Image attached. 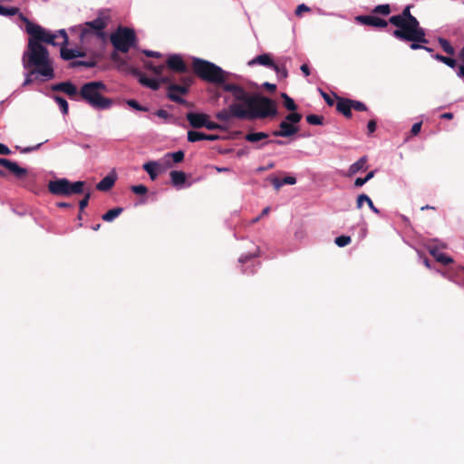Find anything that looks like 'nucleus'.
<instances>
[{"instance_id":"1","label":"nucleus","mask_w":464,"mask_h":464,"mask_svg":"<svg viewBox=\"0 0 464 464\" xmlns=\"http://www.w3.org/2000/svg\"><path fill=\"white\" fill-rule=\"evenodd\" d=\"M222 88L225 92H231L234 102L227 109L216 113V118L221 121L227 122L231 118L248 121L274 118L278 113L275 101L266 96L250 94L243 87L234 83H225Z\"/></svg>"},{"instance_id":"2","label":"nucleus","mask_w":464,"mask_h":464,"mask_svg":"<svg viewBox=\"0 0 464 464\" xmlns=\"http://www.w3.org/2000/svg\"><path fill=\"white\" fill-rule=\"evenodd\" d=\"M389 23L396 26L392 36L403 42H411L410 47L419 50L420 44H428L425 30L420 27L418 19L411 14V5H406L399 14L389 18Z\"/></svg>"},{"instance_id":"3","label":"nucleus","mask_w":464,"mask_h":464,"mask_svg":"<svg viewBox=\"0 0 464 464\" xmlns=\"http://www.w3.org/2000/svg\"><path fill=\"white\" fill-rule=\"evenodd\" d=\"M22 63L24 69H34L42 77L43 82L55 77L49 52L43 44L28 42L26 50L22 56Z\"/></svg>"},{"instance_id":"4","label":"nucleus","mask_w":464,"mask_h":464,"mask_svg":"<svg viewBox=\"0 0 464 464\" xmlns=\"http://www.w3.org/2000/svg\"><path fill=\"white\" fill-rule=\"evenodd\" d=\"M107 91V86L103 82L92 81L82 85L79 96L82 101L94 110L103 111L111 108L113 105L112 99L104 96Z\"/></svg>"},{"instance_id":"5","label":"nucleus","mask_w":464,"mask_h":464,"mask_svg":"<svg viewBox=\"0 0 464 464\" xmlns=\"http://www.w3.org/2000/svg\"><path fill=\"white\" fill-rule=\"evenodd\" d=\"M111 21L109 10H100L97 17L79 25L76 29L79 31V38L82 44H90L92 39L104 40L106 38L105 28Z\"/></svg>"},{"instance_id":"6","label":"nucleus","mask_w":464,"mask_h":464,"mask_svg":"<svg viewBox=\"0 0 464 464\" xmlns=\"http://www.w3.org/2000/svg\"><path fill=\"white\" fill-rule=\"evenodd\" d=\"M192 65L195 73L204 81L222 83L226 80L227 72L211 62L195 57Z\"/></svg>"},{"instance_id":"7","label":"nucleus","mask_w":464,"mask_h":464,"mask_svg":"<svg viewBox=\"0 0 464 464\" xmlns=\"http://www.w3.org/2000/svg\"><path fill=\"white\" fill-rule=\"evenodd\" d=\"M84 181L71 182L69 179L63 178L50 180L48 183V190L55 196H71L74 194H82L83 192Z\"/></svg>"},{"instance_id":"8","label":"nucleus","mask_w":464,"mask_h":464,"mask_svg":"<svg viewBox=\"0 0 464 464\" xmlns=\"http://www.w3.org/2000/svg\"><path fill=\"white\" fill-rule=\"evenodd\" d=\"M136 35L132 29L120 27L111 35V42L115 50L127 53L135 44Z\"/></svg>"},{"instance_id":"9","label":"nucleus","mask_w":464,"mask_h":464,"mask_svg":"<svg viewBox=\"0 0 464 464\" xmlns=\"http://www.w3.org/2000/svg\"><path fill=\"white\" fill-rule=\"evenodd\" d=\"M25 21V31L30 35L28 42H34L35 44H42L46 43L49 30L42 27L39 24L30 22L27 18H23Z\"/></svg>"},{"instance_id":"10","label":"nucleus","mask_w":464,"mask_h":464,"mask_svg":"<svg viewBox=\"0 0 464 464\" xmlns=\"http://www.w3.org/2000/svg\"><path fill=\"white\" fill-rule=\"evenodd\" d=\"M299 129L296 125L289 123L286 120H284L279 124V130H274L272 135L275 137L288 138L295 135Z\"/></svg>"},{"instance_id":"11","label":"nucleus","mask_w":464,"mask_h":464,"mask_svg":"<svg viewBox=\"0 0 464 464\" xmlns=\"http://www.w3.org/2000/svg\"><path fill=\"white\" fill-rule=\"evenodd\" d=\"M355 21L363 25L378 28H384L388 25L387 21L374 15H357Z\"/></svg>"},{"instance_id":"12","label":"nucleus","mask_w":464,"mask_h":464,"mask_svg":"<svg viewBox=\"0 0 464 464\" xmlns=\"http://www.w3.org/2000/svg\"><path fill=\"white\" fill-rule=\"evenodd\" d=\"M167 66L176 72H187L188 66L183 61L181 55L174 53L170 54L167 59Z\"/></svg>"},{"instance_id":"13","label":"nucleus","mask_w":464,"mask_h":464,"mask_svg":"<svg viewBox=\"0 0 464 464\" xmlns=\"http://www.w3.org/2000/svg\"><path fill=\"white\" fill-rule=\"evenodd\" d=\"M0 165L8 169L17 179H23L27 174V169L18 166L16 162L5 158H0Z\"/></svg>"},{"instance_id":"14","label":"nucleus","mask_w":464,"mask_h":464,"mask_svg":"<svg viewBox=\"0 0 464 464\" xmlns=\"http://www.w3.org/2000/svg\"><path fill=\"white\" fill-rule=\"evenodd\" d=\"M52 90L54 92H63L70 97L79 95L76 86L69 81L53 84L52 86Z\"/></svg>"},{"instance_id":"15","label":"nucleus","mask_w":464,"mask_h":464,"mask_svg":"<svg viewBox=\"0 0 464 464\" xmlns=\"http://www.w3.org/2000/svg\"><path fill=\"white\" fill-rule=\"evenodd\" d=\"M169 177L172 186L178 189L190 186V183L186 184L187 176L183 171L172 170L169 173Z\"/></svg>"},{"instance_id":"16","label":"nucleus","mask_w":464,"mask_h":464,"mask_svg":"<svg viewBox=\"0 0 464 464\" xmlns=\"http://www.w3.org/2000/svg\"><path fill=\"white\" fill-rule=\"evenodd\" d=\"M208 118V116L204 113L188 112L187 114V119L193 128H202L207 125L206 121Z\"/></svg>"},{"instance_id":"17","label":"nucleus","mask_w":464,"mask_h":464,"mask_svg":"<svg viewBox=\"0 0 464 464\" xmlns=\"http://www.w3.org/2000/svg\"><path fill=\"white\" fill-rule=\"evenodd\" d=\"M219 137L214 134H206L200 131L188 130V140L189 142H196L199 140H217Z\"/></svg>"},{"instance_id":"18","label":"nucleus","mask_w":464,"mask_h":464,"mask_svg":"<svg viewBox=\"0 0 464 464\" xmlns=\"http://www.w3.org/2000/svg\"><path fill=\"white\" fill-rule=\"evenodd\" d=\"M142 169L148 173L151 180H155L160 172V164L159 161L150 160L144 163Z\"/></svg>"},{"instance_id":"19","label":"nucleus","mask_w":464,"mask_h":464,"mask_svg":"<svg viewBox=\"0 0 464 464\" xmlns=\"http://www.w3.org/2000/svg\"><path fill=\"white\" fill-rule=\"evenodd\" d=\"M366 163H367V157L366 156L361 157L357 161H355L349 167L345 176L351 178L353 175L357 174L358 172L366 169V168H367Z\"/></svg>"},{"instance_id":"20","label":"nucleus","mask_w":464,"mask_h":464,"mask_svg":"<svg viewBox=\"0 0 464 464\" xmlns=\"http://www.w3.org/2000/svg\"><path fill=\"white\" fill-rule=\"evenodd\" d=\"M255 64L263 65L271 69L273 68V66H275V63L272 60L270 54L268 53L257 55L248 62V65L250 66H253Z\"/></svg>"},{"instance_id":"21","label":"nucleus","mask_w":464,"mask_h":464,"mask_svg":"<svg viewBox=\"0 0 464 464\" xmlns=\"http://www.w3.org/2000/svg\"><path fill=\"white\" fill-rule=\"evenodd\" d=\"M184 157H185L184 152L182 150H178L175 152L166 153L163 156L162 160L166 164L167 168H170V167H172V163L170 162L171 160L174 163H179L184 160Z\"/></svg>"},{"instance_id":"22","label":"nucleus","mask_w":464,"mask_h":464,"mask_svg":"<svg viewBox=\"0 0 464 464\" xmlns=\"http://www.w3.org/2000/svg\"><path fill=\"white\" fill-rule=\"evenodd\" d=\"M336 109L338 111L343 113L345 117L350 118L352 116V100L341 99L338 101Z\"/></svg>"},{"instance_id":"23","label":"nucleus","mask_w":464,"mask_h":464,"mask_svg":"<svg viewBox=\"0 0 464 464\" xmlns=\"http://www.w3.org/2000/svg\"><path fill=\"white\" fill-rule=\"evenodd\" d=\"M24 80L22 83V87H25L33 83L34 81H42V77L38 75V72L34 69H24Z\"/></svg>"},{"instance_id":"24","label":"nucleus","mask_w":464,"mask_h":464,"mask_svg":"<svg viewBox=\"0 0 464 464\" xmlns=\"http://www.w3.org/2000/svg\"><path fill=\"white\" fill-rule=\"evenodd\" d=\"M116 178L114 175H107L96 185V188L100 191H108L114 185Z\"/></svg>"},{"instance_id":"25","label":"nucleus","mask_w":464,"mask_h":464,"mask_svg":"<svg viewBox=\"0 0 464 464\" xmlns=\"http://www.w3.org/2000/svg\"><path fill=\"white\" fill-rule=\"evenodd\" d=\"M84 53L76 49H68L61 46V57L65 61H70L74 58L82 57Z\"/></svg>"},{"instance_id":"26","label":"nucleus","mask_w":464,"mask_h":464,"mask_svg":"<svg viewBox=\"0 0 464 464\" xmlns=\"http://www.w3.org/2000/svg\"><path fill=\"white\" fill-rule=\"evenodd\" d=\"M363 203L369 204L370 209L374 212L375 214H379L380 210L373 205L372 200L371 198L366 194H361L357 197L356 199V208H361L363 205Z\"/></svg>"},{"instance_id":"27","label":"nucleus","mask_w":464,"mask_h":464,"mask_svg":"<svg viewBox=\"0 0 464 464\" xmlns=\"http://www.w3.org/2000/svg\"><path fill=\"white\" fill-rule=\"evenodd\" d=\"M429 252L438 262L441 264L448 265L453 262V259L450 256L440 252L437 247H430Z\"/></svg>"},{"instance_id":"28","label":"nucleus","mask_w":464,"mask_h":464,"mask_svg":"<svg viewBox=\"0 0 464 464\" xmlns=\"http://www.w3.org/2000/svg\"><path fill=\"white\" fill-rule=\"evenodd\" d=\"M123 211L122 208H114L107 211L102 215V218L106 222H112L116 218H118Z\"/></svg>"},{"instance_id":"29","label":"nucleus","mask_w":464,"mask_h":464,"mask_svg":"<svg viewBox=\"0 0 464 464\" xmlns=\"http://www.w3.org/2000/svg\"><path fill=\"white\" fill-rule=\"evenodd\" d=\"M268 138V134L263 131L259 132H249L245 136V140L248 142H257L259 140Z\"/></svg>"},{"instance_id":"30","label":"nucleus","mask_w":464,"mask_h":464,"mask_svg":"<svg viewBox=\"0 0 464 464\" xmlns=\"http://www.w3.org/2000/svg\"><path fill=\"white\" fill-rule=\"evenodd\" d=\"M170 79L169 77H161L160 80L151 78L150 82H148V88L151 90L157 91L160 89L161 83L169 82Z\"/></svg>"},{"instance_id":"31","label":"nucleus","mask_w":464,"mask_h":464,"mask_svg":"<svg viewBox=\"0 0 464 464\" xmlns=\"http://www.w3.org/2000/svg\"><path fill=\"white\" fill-rule=\"evenodd\" d=\"M53 100L56 102V103L59 105V108H60V111L63 114V115H66L68 114V111H69V105H68V102L67 101L59 96V95H54L53 96Z\"/></svg>"},{"instance_id":"32","label":"nucleus","mask_w":464,"mask_h":464,"mask_svg":"<svg viewBox=\"0 0 464 464\" xmlns=\"http://www.w3.org/2000/svg\"><path fill=\"white\" fill-rule=\"evenodd\" d=\"M281 97L283 98L284 100V106L288 110V111H294L296 110V104L295 102V101L289 97L286 93L283 92L281 93Z\"/></svg>"},{"instance_id":"33","label":"nucleus","mask_w":464,"mask_h":464,"mask_svg":"<svg viewBox=\"0 0 464 464\" xmlns=\"http://www.w3.org/2000/svg\"><path fill=\"white\" fill-rule=\"evenodd\" d=\"M433 58L437 61H440L445 64H447L449 67L450 68H454L456 66V60L452 59V58H450V57H445L441 54H435L433 55Z\"/></svg>"},{"instance_id":"34","label":"nucleus","mask_w":464,"mask_h":464,"mask_svg":"<svg viewBox=\"0 0 464 464\" xmlns=\"http://www.w3.org/2000/svg\"><path fill=\"white\" fill-rule=\"evenodd\" d=\"M391 6L389 4H383V5H376L373 10H372V13L374 14H382V15H388L391 14Z\"/></svg>"},{"instance_id":"35","label":"nucleus","mask_w":464,"mask_h":464,"mask_svg":"<svg viewBox=\"0 0 464 464\" xmlns=\"http://www.w3.org/2000/svg\"><path fill=\"white\" fill-rule=\"evenodd\" d=\"M279 80L285 79L288 76V72L285 65H278L275 63V66L272 68Z\"/></svg>"},{"instance_id":"36","label":"nucleus","mask_w":464,"mask_h":464,"mask_svg":"<svg viewBox=\"0 0 464 464\" xmlns=\"http://www.w3.org/2000/svg\"><path fill=\"white\" fill-rule=\"evenodd\" d=\"M438 41L445 53H447L448 54H450V55L454 54V53H455L454 48L451 46V44H450V42L448 40H446L445 38L440 37Z\"/></svg>"},{"instance_id":"37","label":"nucleus","mask_w":464,"mask_h":464,"mask_svg":"<svg viewBox=\"0 0 464 464\" xmlns=\"http://www.w3.org/2000/svg\"><path fill=\"white\" fill-rule=\"evenodd\" d=\"M306 121L311 125H322L324 118L316 114H309L306 116Z\"/></svg>"},{"instance_id":"38","label":"nucleus","mask_w":464,"mask_h":464,"mask_svg":"<svg viewBox=\"0 0 464 464\" xmlns=\"http://www.w3.org/2000/svg\"><path fill=\"white\" fill-rule=\"evenodd\" d=\"M18 13L16 7H5L0 5V15L3 16H13Z\"/></svg>"},{"instance_id":"39","label":"nucleus","mask_w":464,"mask_h":464,"mask_svg":"<svg viewBox=\"0 0 464 464\" xmlns=\"http://www.w3.org/2000/svg\"><path fill=\"white\" fill-rule=\"evenodd\" d=\"M126 103L130 108H132L136 111H149L148 107L140 105L136 100H133V99L127 100Z\"/></svg>"},{"instance_id":"40","label":"nucleus","mask_w":464,"mask_h":464,"mask_svg":"<svg viewBox=\"0 0 464 464\" xmlns=\"http://www.w3.org/2000/svg\"><path fill=\"white\" fill-rule=\"evenodd\" d=\"M302 119V115L298 112H291L286 115L285 119L289 123L296 125Z\"/></svg>"},{"instance_id":"41","label":"nucleus","mask_w":464,"mask_h":464,"mask_svg":"<svg viewBox=\"0 0 464 464\" xmlns=\"http://www.w3.org/2000/svg\"><path fill=\"white\" fill-rule=\"evenodd\" d=\"M334 242L339 247H343L351 243V237L349 236H340L335 238Z\"/></svg>"},{"instance_id":"42","label":"nucleus","mask_w":464,"mask_h":464,"mask_svg":"<svg viewBox=\"0 0 464 464\" xmlns=\"http://www.w3.org/2000/svg\"><path fill=\"white\" fill-rule=\"evenodd\" d=\"M167 96L170 101L175 102L177 103H179V104L186 103V101L183 98H181L180 96H179L176 93V92H174V91H168Z\"/></svg>"},{"instance_id":"43","label":"nucleus","mask_w":464,"mask_h":464,"mask_svg":"<svg viewBox=\"0 0 464 464\" xmlns=\"http://www.w3.org/2000/svg\"><path fill=\"white\" fill-rule=\"evenodd\" d=\"M168 91H174L180 94H186L188 92V88L186 86L171 83L169 85Z\"/></svg>"},{"instance_id":"44","label":"nucleus","mask_w":464,"mask_h":464,"mask_svg":"<svg viewBox=\"0 0 464 464\" xmlns=\"http://www.w3.org/2000/svg\"><path fill=\"white\" fill-rule=\"evenodd\" d=\"M53 33L57 34V38H61V46H65L68 44V35L64 29H60Z\"/></svg>"},{"instance_id":"45","label":"nucleus","mask_w":464,"mask_h":464,"mask_svg":"<svg viewBox=\"0 0 464 464\" xmlns=\"http://www.w3.org/2000/svg\"><path fill=\"white\" fill-rule=\"evenodd\" d=\"M95 65H96V63L94 61H77V62H72L71 63L72 67L84 66L87 68H92Z\"/></svg>"},{"instance_id":"46","label":"nucleus","mask_w":464,"mask_h":464,"mask_svg":"<svg viewBox=\"0 0 464 464\" xmlns=\"http://www.w3.org/2000/svg\"><path fill=\"white\" fill-rule=\"evenodd\" d=\"M57 39H58L57 34H54L53 32L50 31L45 44H51L53 46H58V45L61 46V42L56 41Z\"/></svg>"},{"instance_id":"47","label":"nucleus","mask_w":464,"mask_h":464,"mask_svg":"<svg viewBox=\"0 0 464 464\" xmlns=\"http://www.w3.org/2000/svg\"><path fill=\"white\" fill-rule=\"evenodd\" d=\"M131 191L137 195H145L148 188L144 185H134L130 188Z\"/></svg>"},{"instance_id":"48","label":"nucleus","mask_w":464,"mask_h":464,"mask_svg":"<svg viewBox=\"0 0 464 464\" xmlns=\"http://www.w3.org/2000/svg\"><path fill=\"white\" fill-rule=\"evenodd\" d=\"M352 108L358 111H364L367 110V107L363 102L353 100H352Z\"/></svg>"},{"instance_id":"49","label":"nucleus","mask_w":464,"mask_h":464,"mask_svg":"<svg viewBox=\"0 0 464 464\" xmlns=\"http://www.w3.org/2000/svg\"><path fill=\"white\" fill-rule=\"evenodd\" d=\"M90 198H91V193L90 192H87L84 196V198L80 200L79 202V208H80V210H83L87 206H88V203H89V200H90Z\"/></svg>"},{"instance_id":"50","label":"nucleus","mask_w":464,"mask_h":464,"mask_svg":"<svg viewBox=\"0 0 464 464\" xmlns=\"http://www.w3.org/2000/svg\"><path fill=\"white\" fill-rule=\"evenodd\" d=\"M256 256H257V253L242 255L239 257L238 262L241 263V264H246V263H247L248 261H250L253 257H255Z\"/></svg>"},{"instance_id":"51","label":"nucleus","mask_w":464,"mask_h":464,"mask_svg":"<svg viewBox=\"0 0 464 464\" xmlns=\"http://www.w3.org/2000/svg\"><path fill=\"white\" fill-rule=\"evenodd\" d=\"M206 124L207 125H205L204 127L210 130L221 129V126L219 124L213 121H209L208 118L206 121Z\"/></svg>"},{"instance_id":"52","label":"nucleus","mask_w":464,"mask_h":464,"mask_svg":"<svg viewBox=\"0 0 464 464\" xmlns=\"http://www.w3.org/2000/svg\"><path fill=\"white\" fill-rule=\"evenodd\" d=\"M43 143H38L34 146H31V147H25V148H23L21 150V152L22 153H29V152H32V151H34V150H37L41 146H42Z\"/></svg>"},{"instance_id":"53","label":"nucleus","mask_w":464,"mask_h":464,"mask_svg":"<svg viewBox=\"0 0 464 464\" xmlns=\"http://www.w3.org/2000/svg\"><path fill=\"white\" fill-rule=\"evenodd\" d=\"M309 10H310V8H309L306 5H304V4H301V5H299L296 7V9H295V14H296V15H301V14H302L303 12H308Z\"/></svg>"},{"instance_id":"54","label":"nucleus","mask_w":464,"mask_h":464,"mask_svg":"<svg viewBox=\"0 0 464 464\" xmlns=\"http://www.w3.org/2000/svg\"><path fill=\"white\" fill-rule=\"evenodd\" d=\"M421 125H422L421 121L414 123L411 130V134L412 135L419 134L421 130Z\"/></svg>"},{"instance_id":"55","label":"nucleus","mask_w":464,"mask_h":464,"mask_svg":"<svg viewBox=\"0 0 464 464\" xmlns=\"http://www.w3.org/2000/svg\"><path fill=\"white\" fill-rule=\"evenodd\" d=\"M271 182L276 190H278L284 185V183H282V179L276 177L271 179Z\"/></svg>"},{"instance_id":"56","label":"nucleus","mask_w":464,"mask_h":464,"mask_svg":"<svg viewBox=\"0 0 464 464\" xmlns=\"http://www.w3.org/2000/svg\"><path fill=\"white\" fill-rule=\"evenodd\" d=\"M376 126H377V124H376L375 121H373V120L369 121V122L367 124L368 133L369 134L373 133L376 130Z\"/></svg>"},{"instance_id":"57","label":"nucleus","mask_w":464,"mask_h":464,"mask_svg":"<svg viewBox=\"0 0 464 464\" xmlns=\"http://www.w3.org/2000/svg\"><path fill=\"white\" fill-rule=\"evenodd\" d=\"M143 53L148 56V57H155V58H160L161 57V53H159V52H155V51H150V50H144L143 51Z\"/></svg>"},{"instance_id":"58","label":"nucleus","mask_w":464,"mask_h":464,"mask_svg":"<svg viewBox=\"0 0 464 464\" xmlns=\"http://www.w3.org/2000/svg\"><path fill=\"white\" fill-rule=\"evenodd\" d=\"M282 183H284V185H295L296 183V179L295 177L288 176L282 179Z\"/></svg>"},{"instance_id":"59","label":"nucleus","mask_w":464,"mask_h":464,"mask_svg":"<svg viewBox=\"0 0 464 464\" xmlns=\"http://www.w3.org/2000/svg\"><path fill=\"white\" fill-rule=\"evenodd\" d=\"M155 114H156L158 117H160V118H161V119H165V120H167V119L169 117V113L167 111L163 110V109L158 110V111L155 112Z\"/></svg>"},{"instance_id":"60","label":"nucleus","mask_w":464,"mask_h":464,"mask_svg":"<svg viewBox=\"0 0 464 464\" xmlns=\"http://www.w3.org/2000/svg\"><path fill=\"white\" fill-rule=\"evenodd\" d=\"M0 154L9 155L11 154V150L6 145L0 143Z\"/></svg>"},{"instance_id":"61","label":"nucleus","mask_w":464,"mask_h":464,"mask_svg":"<svg viewBox=\"0 0 464 464\" xmlns=\"http://www.w3.org/2000/svg\"><path fill=\"white\" fill-rule=\"evenodd\" d=\"M367 181L364 179V178H357L355 180H354V186L356 188H360V187H362Z\"/></svg>"},{"instance_id":"62","label":"nucleus","mask_w":464,"mask_h":464,"mask_svg":"<svg viewBox=\"0 0 464 464\" xmlns=\"http://www.w3.org/2000/svg\"><path fill=\"white\" fill-rule=\"evenodd\" d=\"M263 87L267 89L270 92H274L276 89V84L270 83V82H267L263 83Z\"/></svg>"},{"instance_id":"63","label":"nucleus","mask_w":464,"mask_h":464,"mask_svg":"<svg viewBox=\"0 0 464 464\" xmlns=\"http://www.w3.org/2000/svg\"><path fill=\"white\" fill-rule=\"evenodd\" d=\"M164 68H165L164 65H157V66L153 67V72L156 75H160L163 72Z\"/></svg>"},{"instance_id":"64","label":"nucleus","mask_w":464,"mask_h":464,"mask_svg":"<svg viewBox=\"0 0 464 464\" xmlns=\"http://www.w3.org/2000/svg\"><path fill=\"white\" fill-rule=\"evenodd\" d=\"M300 70L302 71V72L305 76L310 75V69H309V66L306 63L302 64L301 67H300Z\"/></svg>"}]
</instances>
